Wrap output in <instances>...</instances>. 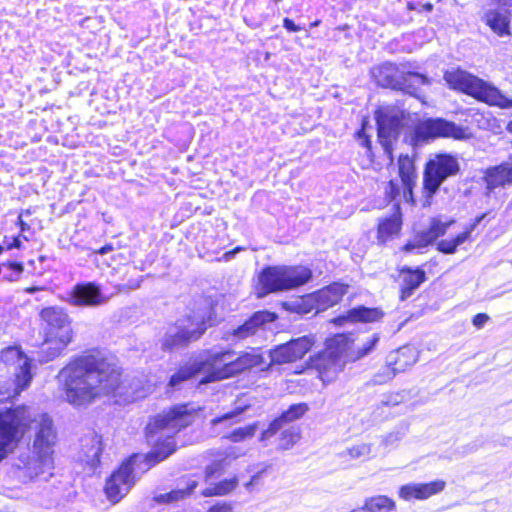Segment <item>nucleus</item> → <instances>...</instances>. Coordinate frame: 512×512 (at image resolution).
Returning <instances> with one entry per match:
<instances>
[{
    "mask_svg": "<svg viewBox=\"0 0 512 512\" xmlns=\"http://www.w3.org/2000/svg\"><path fill=\"white\" fill-rule=\"evenodd\" d=\"M64 379L66 401L74 407H84L101 395L113 394L133 401L137 398L126 390L119 367L99 355L77 358L60 371Z\"/></svg>",
    "mask_w": 512,
    "mask_h": 512,
    "instance_id": "f257e3e1",
    "label": "nucleus"
},
{
    "mask_svg": "<svg viewBox=\"0 0 512 512\" xmlns=\"http://www.w3.org/2000/svg\"><path fill=\"white\" fill-rule=\"evenodd\" d=\"M194 419L186 405H177L153 417L146 426V439L152 446L146 454L147 465L152 467L176 451L174 436L192 424Z\"/></svg>",
    "mask_w": 512,
    "mask_h": 512,
    "instance_id": "f03ea898",
    "label": "nucleus"
},
{
    "mask_svg": "<svg viewBox=\"0 0 512 512\" xmlns=\"http://www.w3.org/2000/svg\"><path fill=\"white\" fill-rule=\"evenodd\" d=\"M34 440L32 445L33 459L25 463L23 469L30 478L38 477L53 469L54 446L57 441V433L53 420L47 414H40L33 420Z\"/></svg>",
    "mask_w": 512,
    "mask_h": 512,
    "instance_id": "7ed1b4c3",
    "label": "nucleus"
},
{
    "mask_svg": "<svg viewBox=\"0 0 512 512\" xmlns=\"http://www.w3.org/2000/svg\"><path fill=\"white\" fill-rule=\"evenodd\" d=\"M444 80L451 89L470 95L489 105L503 109L512 108V99L505 96L498 88L464 70L446 71Z\"/></svg>",
    "mask_w": 512,
    "mask_h": 512,
    "instance_id": "20e7f679",
    "label": "nucleus"
},
{
    "mask_svg": "<svg viewBox=\"0 0 512 512\" xmlns=\"http://www.w3.org/2000/svg\"><path fill=\"white\" fill-rule=\"evenodd\" d=\"M409 117V111L398 105L382 106L375 111L378 141L389 164L394 162L395 145Z\"/></svg>",
    "mask_w": 512,
    "mask_h": 512,
    "instance_id": "39448f33",
    "label": "nucleus"
},
{
    "mask_svg": "<svg viewBox=\"0 0 512 512\" xmlns=\"http://www.w3.org/2000/svg\"><path fill=\"white\" fill-rule=\"evenodd\" d=\"M470 136L468 129L443 118H428L406 132L403 141L416 150L439 137L463 140Z\"/></svg>",
    "mask_w": 512,
    "mask_h": 512,
    "instance_id": "423d86ee",
    "label": "nucleus"
},
{
    "mask_svg": "<svg viewBox=\"0 0 512 512\" xmlns=\"http://www.w3.org/2000/svg\"><path fill=\"white\" fill-rule=\"evenodd\" d=\"M312 278V271L304 266H269L259 275L260 296L300 287Z\"/></svg>",
    "mask_w": 512,
    "mask_h": 512,
    "instance_id": "0eeeda50",
    "label": "nucleus"
},
{
    "mask_svg": "<svg viewBox=\"0 0 512 512\" xmlns=\"http://www.w3.org/2000/svg\"><path fill=\"white\" fill-rule=\"evenodd\" d=\"M28 418L29 413L25 406L0 412V463L19 442L22 436L21 428L26 425Z\"/></svg>",
    "mask_w": 512,
    "mask_h": 512,
    "instance_id": "6e6552de",
    "label": "nucleus"
},
{
    "mask_svg": "<svg viewBox=\"0 0 512 512\" xmlns=\"http://www.w3.org/2000/svg\"><path fill=\"white\" fill-rule=\"evenodd\" d=\"M206 325L202 320L193 323L188 320H177L169 325L160 339V347L165 352H174L186 348L191 342L198 340L205 332Z\"/></svg>",
    "mask_w": 512,
    "mask_h": 512,
    "instance_id": "1a4fd4ad",
    "label": "nucleus"
},
{
    "mask_svg": "<svg viewBox=\"0 0 512 512\" xmlns=\"http://www.w3.org/2000/svg\"><path fill=\"white\" fill-rule=\"evenodd\" d=\"M460 166L456 157L447 154L438 155L430 160L424 170L423 185L426 197L432 198L441 184L450 176L456 175Z\"/></svg>",
    "mask_w": 512,
    "mask_h": 512,
    "instance_id": "9d476101",
    "label": "nucleus"
},
{
    "mask_svg": "<svg viewBox=\"0 0 512 512\" xmlns=\"http://www.w3.org/2000/svg\"><path fill=\"white\" fill-rule=\"evenodd\" d=\"M48 341L60 340V349H64L72 340L71 321L64 309L47 307L40 312Z\"/></svg>",
    "mask_w": 512,
    "mask_h": 512,
    "instance_id": "9b49d317",
    "label": "nucleus"
},
{
    "mask_svg": "<svg viewBox=\"0 0 512 512\" xmlns=\"http://www.w3.org/2000/svg\"><path fill=\"white\" fill-rule=\"evenodd\" d=\"M233 356H235V351L230 349L210 350L205 359L197 363L199 371H205L207 373L202 382H214L232 377V369L230 366H232Z\"/></svg>",
    "mask_w": 512,
    "mask_h": 512,
    "instance_id": "f8f14e48",
    "label": "nucleus"
},
{
    "mask_svg": "<svg viewBox=\"0 0 512 512\" xmlns=\"http://www.w3.org/2000/svg\"><path fill=\"white\" fill-rule=\"evenodd\" d=\"M137 456H132L129 460L122 463L107 480L105 493L112 503H118L133 487L135 478L133 475V462Z\"/></svg>",
    "mask_w": 512,
    "mask_h": 512,
    "instance_id": "ddd939ff",
    "label": "nucleus"
},
{
    "mask_svg": "<svg viewBox=\"0 0 512 512\" xmlns=\"http://www.w3.org/2000/svg\"><path fill=\"white\" fill-rule=\"evenodd\" d=\"M314 343L313 335H305L280 344L269 351L271 363L286 364L302 359Z\"/></svg>",
    "mask_w": 512,
    "mask_h": 512,
    "instance_id": "4468645a",
    "label": "nucleus"
},
{
    "mask_svg": "<svg viewBox=\"0 0 512 512\" xmlns=\"http://www.w3.org/2000/svg\"><path fill=\"white\" fill-rule=\"evenodd\" d=\"M0 358L6 366L13 368L16 387L26 389L32 380L31 360L17 346L3 349Z\"/></svg>",
    "mask_w": 512,
    "mask_h": 512,
    "instance_id": "2eb2a0df",
    "label": "nucleus"
},
{
    "mask_svg": "<svg viewBox=\"0 0 512 512\" xmlns=\"http://www.w3.org/2000/svg\"><path fill=\"white\" fill-rule=\"evenodd\" d=\"M417 361V352L413 347L404 346L392 351L387 357V366L383 373L374 376V383L382 384L392 379L397 373L405 371Z\"/></svg>",
    "mask_w": 512,
    "mask_h": 512,
    "instance_id": "dca6fc26",
    "label": "nucleus"
},
{
    "mask_svg": "<svg viewBox=\"0 0 512 512\" xmlns=\"http://www.w3.org/2000/svg\"><path fill=\"white\" fill-rule=\"evenodd\" d=\"M277 319L274 312L261 310L253 313L242 325L226 333V340L240 341L257 335L266 329L268 324Z\"/></svg>",
    "mask_w": 512,
    "mask_h": 512,
    "instance_id": "f3484780",
    "label": "nucleus"
},
{
    "mask_svg": "<svg viewBox=\"0 0 512 512\" xmlns=\"http://www.w3.org/2000/svg\"><path fill=\"white\" fill-rule=\"evenodd\" d=\"M108 297L95 282L76 284L67 292V302L78 307H96L105 304Z\"/></svg>",
    "mask_w": 512,
    "mask_h": 512,
    "instance_id": "a211bd4d",
    "label": "nucleus"
},
{
    "mask_svg": "<svg viewBox=\"0 0 512 512\" xmlns=\"http://www.w3.org/2000/svg\"><path fill=\"white\" fill-rule=\"evenodd\" d=\"M486 195L491 194L497 188H505L512 185V157L499 165L487 168L484 171Z\"/></svg>",
    "mask_w": 512,
    "mask_h": 512,
    "instance_id": "6ab92c4d",
    "label": "nucleus"
},
{
    "mask_svg": "<svg viewBox=\"0 0 512 512\" xmlns=\"http://www.w3.org/2000/svg\"><path fill=\"white\" fill-rule=\"evenodd\" d=\"M308 410L309 407L306 403L292 404L278 418L274 419L267 429L262 431L259 440L261 442H266L283 429L285 425L300 419Z\"/></svg>",
    "mask_w": 512,
    "mask_h": 512,
    "instance_id": "aec40b11",
    "label": "nucleus"
},
{
    "mask_svg": "<svg viewBox=\"0 0 512 512\" xmlns=\"http://www.w3.org/2000/svg\"><path fill=\"white\" fill-rule=\"evenodd\" d=\"M446 483L443 480H435L429 483H409L399 489V497L405 501L425 500L444 490Z\"/></svg>",
    "mask_w": 512,
    "mask_h": 512,
    "instance_id": "412c9836",
    "label": "nucleus"
},
{
    "mask_svg": "<svg viewBox=\"0 0 512 512\" xmlns=\"http://www.w3.org/2000/svg\"><path fill=\"white\" fill-rule=\"evenodd\" d=\"M400 299L405 301L420 287L426 280V273L423 269L417 267H403L400 270Z\"/></svg>",
    "mask_w": 512,
    "mask_h": 512,
    "instance_id": "4be33fe9",
    "label": "nucleus"
},
{
    "mask_svg": "<svg viewBox=\"0 0 512 512\" xmlns=\"http://www.w3.org/2000/svg\"><path fill=\"white\" fill-rule=\"evenodd\" d=\"M347 292V286L334 283L327 286L309 297L316 304V310H326L327 308L339 303Z\"/></svg>",
    "mask_w": 512,
    "mask_h": 512,
    "instance_id": "5701e85b",
    "label": "nucleus"
},
{
    "mask_svg": "<svg viewBox=\"0 0 512 512\" xmlns=\"http://www.w3.org/2000/svg\"><path fill=\"white\" fill-rule=\"evenodd\" d=\"M383 316L384 312L379 308H369L360 305L350 309L345 315L335 318L334 323L337 325H343L346 321L352 323H373L380 321Z\"/></svg>",
    "mask_w": 512,
    "mask_h": 512,
    "instance_id": "b1692460",
    "label": "nucleus"
},
{
    "mask_svg": "<svg viewBox=\"0 0 512 512\" xmlns=\"http://www.w3.org/2000/svg\"><path fill=\"white\" fill-rule=\"evenodd\" d=\"M402 227V214L400 204H394V212L386 218L380 220L378 224V240L385 243L398 235Z\"/></svg>",
    "mask_w": 512,
    "mask_h": 512,
    "instance_id": "393cba45",
    "label": "nucleus"
},
{
    "mask_svg": "<svg viewBox=\"0 0 512 512\" xmlns=\"http://www.w3.org/2000/svg\"><path fill=\"white\" fill-rule=\"evenodd\" d=\"M402 71L390 62L383 63L372 70L373 77L378 86L396 90Z\"/></svg>",
    "mask_w": 512,
    "mask_h": 512,
    "instance_id": "a878e982",
    "label": "nucleus"
},
{
    "mask_svg": "<svg viewBox=\"0 0 512 512\" xmlns=\"http://www.w3.org/2000/svg\"><path fill=\"white\" fill-rule=\"evenodd\" d=\"M266 364L263 356L252 350L251 352H243L239 355L235 352V356L232 358V376L250 370L252 368L263 369L262 366Z\"/></svg>",
    "mask_w": 512,
    "mask_h": 512,
    "instance_id": "bb28decb",
    "label": "nucleus"
},
{
    "mask_svg": "<svg viewBox=\"0 0 512 512\" xmlns=\"http://www.w3.org/2000/svg\"><path fill=\"white\" fill-rule=\"evenodd\" d=\"M486 24L498 36L503 37L510 34V13L507 9H494L485 13Z\"/></svg>",
    "mask_w": 512,
    "mask_h": 512,
    "instance_id": "cd10ccee",
    "label": "nucleus"
},
{
    "mask_svg": "<svg viewBox=\"0 0 512 512\" xmlns=\"http://www.w3.org/2000/svg\"><path fill=\"white\" fill-rule=\"evenodd\" d=\"M398 171L404 187V197L412 195L416 172L413 159L408 154H401L398 158Z\"/></svg>",
    "mask_w": 512,
    "mask_h": 512,
    "instance_id": "c85d7f7f",
    "label": "nucleus"
},
{
    "mask_svg": "<svg viewBox=\"0 0 512 512\" xmlns=\"http://www.w3.org/2000/svg\"><path fill=\"white\" fill-rule=\"evenodd\" d=\"M83 461L95 469L100 464V455L102 453L101 437L97 434H91L82 439Z\"/></svg>",
    "mask_w": 512,
    "mask_h": 512,
    "instance_id": "c756f323",
    "label": "nucleus"
},
{
    "mask_svg": "<svg viewBox=\"0 0 512 512\" xmlns=\"http://www.w3.org/2000/svg\"><path fill=\"white\" fill-rule=\"evenodd\" d=\"M428 83V79L425 75L413 72H403L399 78V86L396 90L403 91L409 95L415 96L420 86Z\"/></svg>",
    "mask_w": 512,
    "mask_h": 512,
    "instance_id": "7c9ffc66",
    "label": "nucleus"
},
{
    "mask_svg": "<svg viewBox=\"0 0 512 512\" xmlns=\"http://www.w3.org/2000/svg\"><path fill=\"white\" fill-rule=\"evenodd\" d=\"M345 340L346 337L343 334H338L335 337L327 340V349L326 351L322 352L319 355L317 363H315V366L318 369L322 367L325 368V365L321 364L320 361L322 359H325L326 357H328L332 361H336L337 359H339L342 353L345 351Z\"/></svg>",
    "mask_w": 512,
    "mask_h": 512,
    "instance_id": "2f4dec72",
    "label": "nucleus"
},
{
    "mask_svg": "<svg viewBox=\"0 0 512 512\" xmlns=\"http://www.w3.org/2000/svg\"><path fill=\"white\" fill-rule=\"evenodd\" d=\"M196 486L197 482L191 480L184 488H177L167 493H160L154 497V500L157 503H173L189 496Z\"/></svg>",
    "mask_w": 512,
    "mask_h": 512,
    "instance_id": "473e14b6",
    "label": "nucleus"
},
{
    "mask_svg": "<svg viewBox=\"0 0 512 512\" xmlns=\"http://www.w3.org/2000/svg\"><path fill=\"white\" fill-rule=\"evenodd\" d=\"M366 508L369 512H391L395 509V502L384 495L366 499Z\"/></svg>",
    "mask_w": 512,
    "mask_h": 512,
    "instance_id": "72a5a7b5",
    "label": "nucleus"
},
{
    "mask_svg": "<svg viewBox=\"0 0 512 512\" xmlns=\"http://www.w3.org/2000/svg\"><path fill=\"white\" fill-rule=\"evenodd\" d=\"M199 372L200 371L197 366V363L190 366L181 367L177 372H175L170 377L169 386L172 388H177L183 381L192 378Z\"/></svg>",
    "mask_w": 512,
    "mask_h": 512,
    "instance_id": "f704fd0d",
    "label": "nucleus"
},
{
    "mask_svg": "<svg viewBox=\"0 0 512 512\" xmlns=\"http://www.w3.org/2000/svg\"><path fill=\"white\" fill-rule=\"evenodd\" d=\"M258 430V423H252L245 427H239L231 431L228 435L225 436L231 442L238 443L242 442L246 439L252 438Z\"/></svg>",
    "mask_w": 512,
    "mask_h": 512,
    "instance_id": "c9c22d12",
    "label": "nucleus"
},
{
    "mask_svg": "<svg viewBox=\"0 0 512 512\" xmlns=\"http://www.w3.org/2000/svg\"><path fill=\"white\" fill-rule=\"evenodd\" d=\"M468 240V232H462L453 239H443L437 243V250L444 254H453L457 247Z\"/></svg>",
    "mask_w": 512,
    "mask_h": 512,
    "instance_id": "e433bc0d",
    "label": "nucleus"
},
{
    "mask_svg": "<svg viewBox=\"0 0 512 512\" xmlns=\"http://www.w3.org/2000/svg\"><path fill=\"white\" fill-rule=\"evenodd\" d=\"M278 439L277 448L280 450H288L292 448L300 438V434L295 428H283Z\"/></svg>",
    "mask_w": 512,
    "mask_h": 512,
    "instance_id": "4c0bfd02",
    "label": "nucleus"
},
{
    "mask_svg": "<svg viewBox=\"0 0 512 512\" xmlns=\"http://www.w3.org/2000/svg\"><path fill=\"white\" fill-rule=\"evenodd\" d=\"M237 486V480L236 478L231 479H225L223 481H220L218 484H216L214 487L206 488L203 491V495L208 496H214V495H225L232 491Z\"/></svg>",
    "mask_w": 512,
    "mask_h": 512,
    "instance_id": "58836bf2",
    "label": "nucleus"
},
{
    "mask_svg": "<svg viewBox=\"0 0 512 512\" xmlns=\"http://www.w3.org/2000/svg\"><path fill=\"white\" fill-rule=\"evenodd\" d=\"M243 408H235L234 410L224 413L221 416H217L211 420L213 426L224 424L230 426L240 422V415L243 413Z\"/></svg>",
    "mask_w": 512,
    "mask_h": 512,
    "instance_id": "ea45409f",
    "label": "nucleus"
},
{
    "mask_svg": "<svg viewBox=\"0 0 512 512\" xmlns=\"http://www.w3.org/2000/svg\"><path fill=\"white\" fill-rule=\"evenodd\" d=\"M453 219L443 222L439 218H432L427 230L429 231L432 238L437 240L439 237L443 236L448 228L454 223Z\"/></svg>",
    "mask_w": 512,
    "mask_h": 512,
    "instance_id": "a19ab883",
    "label": "nucleus"
},
{
    "mask_svg": "<svg viewBox=\"0 0 512 512\" xmlns=\"http://www.w3.org/2000/svg\"><path fill=\"white\" fill-rule=\"evenodd\" d=\"M410 398V392L402 390L399 392L390 393L383 396L380 402L381 407H393L397 406Z\"/></svg>",
    "mask_w": 512,
    "mask_h": 512,
    "instance_id": "79ce46f5",
    "label": "nucleus"
},
{
    "mask_svg": "<svg viewBox=\"0 0 512 512\" xmlns=\"http://www.w3.org/2000/svg\"><path fill=\"white\" fill-rule=\"evenodd\" d=\"M371 453V446L366 443H360L347 448L343 455H348L351 459H365Z\"/></svg>",
    "mask_w": 512,
    "mask_h": 512,
    "instance_id": "37998d69",
    "label": "nucleus"
},
{
    "mask_svg": "<svg viewBox=\"0 0 512 512\" xmlns=\"http://www.w3.org/2000/svg\"><path fill=\"white\" fill-rule=\"evenodd\" d=\"M59 347L60 340L48 341V337H46V348L42 350V353L45 355L42 357L41 361L49 362L59 356L64 350L60 349Z\"/></svg>",
    "mask_w": 512,
    "mask_h": 512,
    "instance_id": "c03bdc74",
    "label": "nucleus"
},
{
    "mask_svg": "<svg viewBox=\"0 0 512 512\" xmlns=\"http://www.w3.org/2000/svg\"><path fill=\"white\" fill-rule=\"evenodd\" d=\"M379 335L373 334L370 336L367 341L357 349L356 351V359H361L369 355L374 348L376 347L377 343L379 342Z\"/></svg>",
    "mask_w": 512,
    "mask_h": 512,
    "instance_id": "a18cd8bd",
    "label": "nucleus"
},
{
    "mask_svg": "<svg viewBox=\"0 0 512 512\" xmlns=\"http://www.w3.org/2000/svg\"><path fill=\"white\" fill-rule=\"evenodd\" d=\"M4 267H7L11 272L9 274H4V278L8 281H15L18 279L20 274L23 272V265L20 262H7L3 264Z\"/></svg>",
    "mask_w": 512,
    "mask_h": 512,
    "instance_id": "49530a36",
    "label": "nucleus"
},
{
    "mask_svg": "<svg viewBox=\"0 0 512 512\" xmlns=\"http://www.w3.org/2000/svg\"><path fill=\"white\" fill-rule=\"evenodd\" d=\"M401 186L397 180H390L385 187V195L389 201H394L400 195Z\"/></svg>",
    "mask_w": 512,
    "mask_h": 512,
    "instance_id": "de8ad7c7",
    "label": "nucleus"
},
{
    "mask_svg": "<svg viewBox=\"0 0 512 512\" xmlns=\"http://www.w3.org/2000/svg\"><path fill=\"white\" fill-rule=\"evenodd\" d=\"M407 430H408V425L404 424L399 430L389 433L385 438V443L387 445L395 444L396 442L400 441L405 436Z\"/></svg>",
    "mask_w": 512,
    "mask_h": 512,
    "instance_id": "09e8293b",
    "label": "nucleus"
},
{
    "mask_svg": "<svg viewBox=\"0 0 512 512\" xmlns=\"http://www.w3.org/2000/svg\"><path fill=\"white\" fill-rule=\"evenodd\" d=\"M424 240L421 238V234L420 232L417 233L414 237V239L412 241H409L407 242L404 246H403V250L405 252H411L413 251L414 249H420V248H425L426 245L423 244Z\"/></svg>",
    "mask_w": 512,
    "mask_h": 512,
    "instance_id": "8fccbe9b",
    "label": "nucleus"
},
{
    "mask_svg": "<svg viewBox=\"0 0 512 512\" xmlns=\"http://www.w3.org/2000/svg\"><path fill=\"white\" fill-rule=\"evenodd\" d=\"M141 280L139 279H130L127 283L119 286V291H130L135 290L140 287Z\"/></svg>",
    "mask_w": 512,
    "mask_h": 512,
    "instance_id": "3c124183",
    "label": "nucleus"
},
{
    "mask_svg": "<svg viewBox=\"0 0 512 512\" xmlns=\"http://www.w3.org/2000/svg\"><path fill=\"white\" fill-rule=\"evenodd\" d=\"M488 320L489 316L487 314L479 313L473 317L472 323L475 327L482 328Z\"/></svg>",
    "mask_w": 512,
    "mask_h": 512,
    "instance_id": "603ef678",
    "label": "nucleus"
},
{
    "mask_svg": "<svg viewBox=\"0 0 512 512\" xmlns=\"http://www.w3.org/2000/svg\"><path fill=\"white\" fill-rule=\"evenodd\" d=\"M486 217V214H481L479 216H477L473 222L471 224H469L466 228H465V231L464 232H468V239L470 238L471 236V233L476 229V227L484 220V218Z\"/></svg>",
    "mask_w": 512,
    "mask_h": 512,
    "instance_id": "864d4df0",
    "label": "nucleus"
},
{
    "mask_svg": "<svg viewBox=\"0 0 512 512\" xmlns=\"http://www.w3.org/2000/svg\"><path fill=\"white\" fill-rule=\"evenodd\" d=\"M232 506L228 503H217L210 507L208 512H232Z\"/></svg>",
    "mask_w": 512,
    "mask_h": 512,
    "instance_id": "5fc2aeb1",
    "label": "nucleus"
},
{
    "mask_svg": "<svg viewBox=\"0 0 512 512\" xmlns=\"http://www.w3.org/2000/svg\"><path fill=\"white\" fill-rule=\"evenodd\" d=\"M357 137H358V140H359L361 146L367 148V150L370 151L371 150V140H370L369 136H367L363 130H360L359 132H357Z\"/></svg>",
    "mask_w": 512,
    "mask_h": 512,
    "instance_id": "6e6d98bb",
    "label": "nucleus"
},
{
    "mask_svg": "<svg viewBox=\"0 0 512 512\" xmlns=\"http://www.w3.org/2000/svg\"><path fill=\"white\" fill-rule=\"evenodd\" d=\"M21 238H23L24 240H28V238L25 236V235H22V234H19L18 236H13L11 237V243L8 244V250H11V249H20L21 248Z\"/></svg>",
    "mask_w": 512,
    "mask_h": 512,
    "instance_id": "4d7b16f0",
    "label": "nucleus"
},
{
    "mask_svg": "<svg viewBox=\"0 0 512 512\" xmlns=\"http://www.w3.org/2000/svg\"><path fill=\"white\" fill-rule=\"evenodd\" d=\"M283 27L289 32H298L302 29L299 25H296L294 21L290 18H284Z\"/></svg>",
    "mask_w": 512,
    "mask_h": 512,
    "instance_id": "13d9d810",
    "label": "nucleus"
},
{
    "mask_svg": "<svg viewBox=\"0 0 512 512\" xmlns=\"http://www.w3.org/2000/svg\"><path fill=\"white\" fill-rule=\"evenodd\" d=\"M420 234H421V238L424 240L423 244L426 245V247L431 245L432 243H434V239L432 238V236L430 235V233L427 229L424 231H421Z\"/></svg>",
    "mask_w": 512,
    "mask_h": 512,
    "instance_id": "bf43d9fd",
    "label": "nucleus"
},
{
    "mask_svg": "<svg viewBox=\"0 0 512 512\" xmlns=\"http://www.w3.org/2000/svg\"><path fill=\"white\" fill-rule=\"evenodd\" d=\"M219 470V465L218 464H213V465H210L206 468V477L207 478H211L214 473H216L217 471Z\"/></svg>",
    "mask_w": 512,
    "mask_h": 512,
    "instance_id": "052dcab7",
    "label": "nucleus"
},
{
    "mask_svg": "<svg viewBox=\"0 0 512 512\" xmlns=\"http://www.w3.org/2000/svg\"><path fill=\"white\" fill-rule=\"evenodd\" d=\"M114 247L112 244H106L103 247H101L99 250L96 251L99 255H106L109 252L113 251Z\"/></svg>",
    "mask_w": 512,
    "mask_h": 512,
    "instance_id": "680f3d73",
    "label": "nucleus"
},
{
    "mask_svg": "<svg viewBox=\"0 0 512 512\" xmlns=\"http://www.w3.org/2000/svg\"><path fill=\"white\" fill-rule=\"evenodd\" d=\"M17 224L19 225L22 233L30 229L29 224L26 223L20 216H18Z\"/></svg>",
    "mask_w": 512,
    "mask_h": 512,
    "instance_id": "e2e57ef3",
    "label": "nucleus"
},
{
    "mask_svg": "<svg viewBox=\"0 0 512 512\" xmlns=\"http://www.w3.org/2000/svg\"><path fill=\"white\" fill-rule=\"evenodd\" d=\"M43 290V287H39V286H30L28 288L25 289V292L26 293H29V294H34L38 291H41Z\"/></svg>",
    "mask_w": 512,
    "mask_h": 512,
    "instance_id": "0e129e2a",
    "label": "nucleus"
},
{
    "mask_svg": "<svg viewBox=\"0 0 512 512\" xmlns=\"http://www.w3.org/2000/svg\"><path fill=\"white\" fill-rule=\"evenodd\" d=\"M350 512H369V510H368V508H366V502H365L363 506L353 509Z\"/></svg>",
    "mask_w": 512,
    "mask_h": 512,
    "instance_id": "69168bd1",
    "label": "nucleus"
},
{
    "mask_svg": "<svg viewBox=\"0 0 512 512\" xmlns=\"http://www.w3.org/2000/svg\"><path fill=\"white\" fill-rule=\"evenodd\" d=\"M31 215V210L30 209H26V210H22L19 214L20 217L24 218V217H28Z\"/></svg>",
    "mask_w": 512,
    "mask_h": 512,
    "instance_id": "338daca9",
    "label": "nucleus"
},
{
    "mask_svg": "<svg viewBox=\"0 0 512 512\" xmlns=\"http://www.w3.org/2000/svg\"><path fill=\"white\" fill-rule=\"evenodd\" d=\"M260 474H261V472H258V473H256L255 475H253V476H252V478H251L250 484H254V483H256V482H257V480H258V479H259V477H260Z\"/></svg>",
    "mask_w": 512,
    "mask_h": 512,
    "instance_id": "774afa93",
    "label": "nucleus"
}]
</instances>
